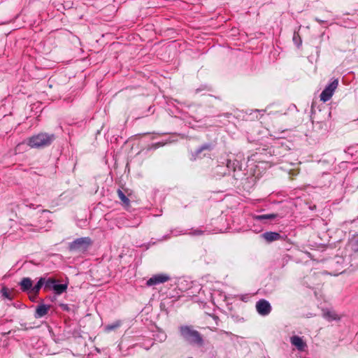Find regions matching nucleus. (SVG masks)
Wrapping results in <instances>:
<instances>
[{
  "mask_svg": "<svg viewBox=\"0 0 358 358\" xmlns=\"http://www.w3.org/2000/svg\"><path fill=\"white\" fill-rule=\"evenodd\" d=\"M181 337L188 344L198 348H204L206 341L203 335L192 325H182L179 327Z\"/></svg>",
  "mask_w": 358,
  "mask_h": 358,
  "instance_id": "1",
  "label": "nucleus"
},
{
  "mask_svg": "<svg viewBox=\"0 0 358 358\" xmlns=\"http://www.w3.org/2000/svg\"><path fill=\"white\" fill-rule=\"evenodd\" d=\"M55 139L54 134L41 132L29 138L27 145L32 148L42 149L50 146Z\"/></svg>",
  "mask_w": 358,
  "mask_h": 358,
  "instance_id": "2",
  "label": "nucleus"
},
{
  "mask_svg": "<svg viewBox=\"0 0 358 358\" xmlns=\"http://www.w3.org/2000/svg\"><path fill=\"white\" fill-rule=\"evenodd\" d=\"M50 211L48 210H43L41 211L40 215L38 217V220L34 223L24 224V230L26 231H34L38 232L41 229L45 227V224L50 221L49 215Z\"/></svg>",
  "mask_w": 358,
  "mask_h": 358,
  "instance_id": "3",
  "label": "nucleus"
},
{
  "mask_svg": "<svg viewBox=\"0 0 358 358\" xmlns=\"http://www.w3.org/2000/svg\"><path fill=\"white\" fill-rule=\"evenodd\" d=\"M92 244L90 237H82L75 239L69 245V249L72 252H85Z\"/></svg>",
  "mask_w": 358,
  "mask_h": 358,
  "instance_id": "4",
  "label": "nucleus"
},
{
  "mask_svg": "<svg viewBox=\"0 0 358 358\" xmlns=\"http://www.w3.org/2000/svg\"><path fill=\"white\" fill-rule=\"evenodd\" d=\"M338 85V79H334L331 83H330L322 92L320 94V100L326 102L329 101Z\"/></svg>",
  "mask_w": 358,
  "mask_h": 358,
  "instance_id": "5",
  "label": "nucleus"
},
{
  "mask_svg": "<svg viewBox=\"0 0 358 358\" xmlns=\"http://www.w3.org/2000/svg\"><path fill=\"white\" fill-rule=\"evenodd\" d=\"M256 309L260 315L266 316L270 314L272 308L268 301L260 299L256 303Z\"/></svg>",
  "mask_w": 358,
  "mask_h": 358,
  "instance_id": "6",
  "label": "nucleus"
},
{
  "mask_svg": "<svg viewBox=\"0 0 358 358\" xmlns=\"http://www.w3.org/2000/svg\"><path fill=\"white\" fill-rule=\"evenodd\" d=\"M169 275L164 273L157 274L151 277L146 282L148 286H154L160 283H164L169 280Z\"/></svg>",
  "mask_w": 358,
  "mask_h": 358,
  "instance_id": "7",
  "label": "nucleus"
},
{
  "mask_svg": "<svg viewBox=\"0 0 358 358\" xmlns=\"http://www.w3.org/2000/svg\"><path fill=\"white\" fill-rule=\"evenodd\" d=\"M214 148L212 143H204L197 148L194 152L192 154V160H196L197 158H201V153L204 151H211Z\"/></svg>",
  "mask_w": 358,
  "mask_h": 358,
  "instance_id": "8",
  "label": "nucleus"
},
{
  "mask_svg": "<svg viewBox=\"0 0 358 358\" xmlns=\"http://www.w3.org/2000/svg\"><path fill=\"white\" fill-rule=\"evenodd\" d=\"M227 166L229 169H231L234 172L233 177L238 179L241 175L238 173L241 171V166L238 160H228Z\"/></svg>",
  "mask_w": 358,
  "mask_h": 358,
  "instance_id": "9",
  "label": "nucleus"
},
{
  "mask_svg": "<svg viewBox=\"0 0 358 358\" xmlns=\"http://www.w3.org/2000/svg\"><path fill=\"white\" fill-rule=\"evenodd\" d=\"M50 308V305H46L43 303H39L36 307L34 317L36 319L41 318L46 315L48 313V311Z\"/></svg>",
  "mask_w": 358,
  "mask_h": 358,
  "instance_id": "10",
  "label": "nucleus"
},
{
  "mask_svg": "<svg viewBox=\"0 0 358 358\" xmlns=\"http://www.w3.org/2000/svg\"><path fill=\"white\" fill-rule=\"evenodd\" d=\"M20 289L23 292L30 293L31 292L33 281L30 278H23L19 282Z\"/></svg>",
  "mask_w": 358,
  "mask_h": 358,
  "instance_id": "11",
  "label": "nucleus"
},
{
  "mask_svg": "<svg viewBox=\"0 0 358 358\" xmlns=\"http://www.w3.org/2000/svg\"><path fill=\"white\" fill-rule=\"evenodd\" d=\"M290 342L292 345L295 346L299 351H303L307 347L306 343L303 341L302 338L298 336H292L290 338Z\"/></svg>",
  "mask_w": 358,
  "mask_h": 358,
  "instance_id": "12",
  "label": "nucleus"
},
{
  "mask_svg": "<svg viewBox=\"0 0 358 358\" xmlns=\"http://www.w3.org/2000/svg\"><path fill=\"white\" fill-rule=\"evenodd\" d=\"M279 217V215L277 213H270L255 215L254 220L262 222L263 223H267L268 221L275 220V218H278Z\"/></svg>",
  "mask_w": 358,
  "mask_h": 358,
  "instance_id": "13",
  "label": "nucleus"
},
{
  "mask_svg": "<svg viewBox=\"0 0 358 358\" xmlns=\"http://www.w3.org/2000/svg\"><path fill=\"white\" fill-rule=\"evenodd\" d=\"M262 237L268 243H271L281 238L279 233L275 231H266L262 234Z\"/></svg>",
  "mask_w": 358,
  "mask_h": 358,
  "instance_id": "14",
  "label": "nucleus"
},
{
  "mask_svg": "<svg viewBox=\"0 0 358 358\" xmlns=\"http://www.w3.org/2000/svg\"><path fill=\"white\" fill-rule=\"evenodd\" d=\"M68 287V282L59 284L58 283V280H57L56 282L54 285L52 291L55 294L59 295L62 293L65 292Z\"/></svg>",
  "mask_w": 358,
  "mask_h": 358,
  "instance_id": "15",
  "label": "nucleus"
},
{
  "mask_svg": "<svg viewBox=\"0 0 358 358\" xmlns=\"http://www.w3.org/2000/svg\"><path fill=\"white\" fill-rule=\"evenodd\" d=\"M44 277H41L38 279V282L34 286H32V289L31 294L37 296L41 290V289L44 287Z\"/></svg>",
  "mask_w": 358,
  "mask_h": 358,
  "instance_id": "16",
  "label": "nucleus"
},
{
  "mask_svg": "<svg viewBox=\"0 0 358 358\" xmlns=\"http://www.w3.org/2000/svg\"><path fill=\"white\" fill-rule=\"evenodd\" d=\"M57 280L48 278H46L44 277V290L45 291H49L52 290L55 283L56 282Z\"/></svg>",
  "mask_w": 358,
  "mask_h": 358,
  "instance_id": "17",
  "label": "nucleus"
},
{
  "mask_svg": "<svg viewBox=\"0 0 358 358\" xmlns=\"http://www.w3.org/2000/svg\"><path fill=\"white\" fill-rule=\"evenodd\" d=\"M323 316L329 321L336 320L338 319V315L334 311L325 310L323 313Z\"/></svg>",
  "mask_w": 358,
  "mask_h": 358,
  "instance_id": "18",
  "label": "nucleus"
},
{
  "mask_svg": "<svg viewBox=\"0 0 358 358\" xmlns=\"http://www.w3.org/2000/svg\"><path fill=\"white\" fill-rule=\"evenodd\" d=\"M292 41L297 46V48H300L302 45V40L298 31H294Z\"/></svg>",
  "mask_w": 358,
  "mask_h": 358,
  "instance_id": "19",
  "label": "nucleus"
},
{
  "mask_svg": "<svg viewBox=\"0 0 358 358\" xmlns=\"http://www.w3.org/2000/svg\"><path fill=\"white\" fill-rule=\"evenodd\" d=\"M117 195L119 199L122 201L124 204L126 206H128L129 204V199L126 196V195L124 194V192L121 189L117 190Z\"/></svg>",
  "mask_w": 358,
  "mask_h": 358,
  "instance_id": "20",
  "label": "nucleus"
},
{
  "mask_svg": "<svg viewBox=\"0 0 358 358\" xmlns=\"http://www.w3.org/2000/svg\"><path fill=\"white\" fill-rule=\"evenodd\" d=\"M120 325H121V322L120 321H116L115 322H114L113 324H108L107 326H106L105 327V330L106 331L109 332V331H113V330L116 329Z\"/></svg>",
  "mask_w": 358,
  "mask_h": 358,
  "instance_id": "21",
  "label": "nucleus"
},
{
  "mask_svg": "<svg viewBox=\"0 0 358 358\" xmlns=\"http://www.w3.org/2000/svg\"><path fill=\"white\" fill-rule=\"evenodd\" d=\"M1 292L2 294V296L4 298L8 299L9 300H12L13 299V297L11 296V295L10 294V291H9V289L7 287H3L1 290Z\"/></svg>",
  "mask_w": 358,
  "mask_h": 358,
  "instance_id": "22",
  "label": "nucleus"
},
{
  "mask_svg": "<svg viewBox=\"0 0 358 358\" xmlns=\"http://www.w3.org/2000/svg\"><path fill=\"white\" fill-rule=\"evenodd\" d=\"M211 89L210 87L207 85H201L199 88H197L196 90H195V93L196 94H198L202 91H207V92H209L210 91Z\"/></svg>",
  "mask_w": 358,
  "mask_h": 358,
  "instance_id": "23",
  "label": "nucleus"
},
{
  "mask_svg": "<svg viewBox=\"0 0 358 358\" xmlns=\"http://www.w3.org/2000/svg\"><path fill=\"white\" fill-rule=\"evenodd\" d=\"M204 234V231L201 229H194L189 233L192 236H201Z\"/></svg>",
  "mask_w": 358,
  "mask_h": 358,
  "instance_id": "24",
  "label": "nucleus"
},
{
  "mask_svg": "<svg viewBox=\"0 0 358 358\" xmlns=\"http://www.w3.org/2000/svg\"><path fill=\"white\" fill-rule=\"evenodd\" d=\"M59 307L62 308V310L69 312L71 310L70 306L68 304L66 303H60Z\"/></svg>",
  "mask_w": 358,
  "mask_h": 358,
  "instance_id": "25",
  "label": "nucleus"
},
{
  "mask_svg": "<svg viewBox=\"0 0 358 358\" xmlns=\"http://www.w3.org/2000/svg\"><path fill=\"white\" fill-rule=\"evenodd\" d=\"M353 250L355 252H358V237L356 238L355 243L352 245Z\"/></svg>",
  "mask_w": 358,
  "mask_h": 358,
  "instance_id": "26",
  "label": "nucleus"
},
{
  "mask_svg": "<svg viewBox=\"0 0 358 358\" xmlns=\"http://www.w3.org/2000/svg\"><path fill=\"white\" fill-rule=\"evenodd\" d=\"M315 20L316 22H317L320 23V24H322V23H323V22H325V21H324V20H320V19H319L318 17H315Z\"/></svg>",
  "mask_w": 358,
  "mask_h": 358,
  "instance_id": "27",
  "label": "nucleus"
},
{
  "mask_svg": "<svg viewBox=\"0 0 358 358\" xmlns=\"http://www.w3.org/2000/svg\"><path fill=\"white\" fill-rule=\"evenodd\" d=\"M175 232H176L175 236H177L178 234H180V233H182V231H178L177 230H172V231H171V234H173V233H175Z\"/></svg>",
  "mask_w": 358,
  "mask_h": 358,
  "instance_id": "28",
  "label": "nucleus"
},
{
  "mask_svg": "<svg viewBox=\"0 0 358 358\" xmlns=\"http://www.w3.org/2000/svg\"><path fill=\"white\" fill-rule=\"evenodd\" d=\"M213 320L215 321L216 323H217V321L219 320V317L216 315H213L212 316Z\"/></svg>",
  "mask_w": 358,
  "mask_h": 358,
  "instance_id": "29",
  "label": "nucleus"
},
{
  "mask_svg": "<svg viewBox=\"0 0 358 358\" xmlns=\"http://www.w3.org/2000/svg\"><path fill=\"white\" fill-rule=\"evenodd\" d=\"M170 238V236L169 235H167L166 236L164 237V239H167V238Z\"/></svg>",
  "mask_w": 358,
  "mask_h": 358,
  "instance_id": "30",
  "label": "nucleus"
},
{
  "mask_svg": "<svg viewBox=\"0 0 358 358\" xmlns=\"http://www.w3.org/2000/svg\"><path fill=\"white\" fill-rule=\"evenodd\" d=\"M224 334H226L227 335H231V333H230V332H227V331H224Z\"/></svg>",
  "mask_w": 358,
  "mask_h": 358,
  "instance_id": "31",
  "label": "nucleus"
},
{
  "mask_svg": "<svg viewBox=\"0 0 358 358\" xmlns=\"http://www.w3.org/2000/svg\"><path fill=\"white\" fill-rule=\"evenodd\" d=\"M230 115H231L230 113H226V114H224V116L228 117H229Z\"/></svg>",
  "mask_w": 358,
  "mask_h": 358,
  "instance_id": "32",
  "label": "nucleus"
},
{
  "mask_svg": "<svg viewBox=\"0 0 358 358\" xmlns=\"http://www.w3.org/2000/svg\"><path fill=\"white\" fill-rule=\"evenodd\" d=\"M189 358H192V357H189Z\"/></svg>",
  "mask_w": 358,
  "mask_h": 358,
  "instance_id": "33",
  "label": "nucleus"
}]
</instances>
